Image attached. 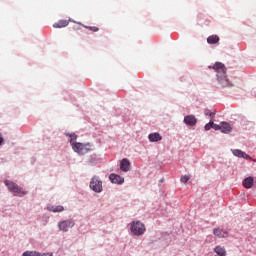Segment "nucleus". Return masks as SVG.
Segmentation results:
<instances>
[{
  "label": "nucleus",
  "mask_w": 256,
  "mask_h": 256,
  "mask_svg": "<svg viewBox=\"0 0 256 256\" xmlns=\"http://www.w3.org/2000/svg\"><path fill=\"white\" fill-rule=\"evenodd\" d=\"M212 68L216 71L217 80L224 89L233 87V83L227 80V68L225 67V64L216 62Z\"/></svg>",
  "instance_id": "nucleus-1"
},
{
  "label": "nucleus",
  "mask_w": 256,
  "mask_h": 256,
  "mask_svg": "<svg viewBox=\"0 0 256 256\" xmlns=\"http://www.w3.org/2000/svg\"><path fill=\"white\" fill-rule=\"evenodd\" d=\"M4 183L6 187H8V191L13 193L15 197H23L27 195V191L23 190V188L17 185L15 182L11 180H5Z\"/></svg>",
  "instance_id": "nucleus-2"
},
{
  "label": "nucleus",
  "mask_w": 256,
  "mask_h": 256,
  "mask_svg": "<svg viewBox=\"0 0 256 256\" xmlns=\"http://www.w3.org/2000/svg\"><path fill=\"white\" fill-rule=\"evenodd\" d=\"M72 149L75 153H78V155H86V153L91 151V143L78 142L72 146Z\"/></svg>",
  "instance_id": "nucleus-3"
},
{
  "label": "nucleus",
  "mask_w": 256,
  "mask_h": 256,
  "mask_svg": "<svg viewBox=\"0 0 256 256\" xmlns=\"http://www.w3.org/2000/svg\"><path fill=\"white\" fill-rule=\"evenodd\" d=\"M130 231L133 233V235L141 236L146 231L145 224H143L141 221H134L130 224Z\"/></svg>",
  "instance_id": "nucleus-4"
},
{
  "label": "nucleus",
  "mask_w": 256,
  "mask_h": 256,
  "mask_svg": "<svg viewBox=\"0 0 256 256\" xmlns=\"http://www.w3.org/2000/svg\"><path fill=\"white\" fill-rule=\"evenodd\" d=\"M90 189L95 193H101L103 191V182L99 179V177L94 176L90 182Z\"/></svg>",
  "instance_id": "nucleus-5"
},
{
  "label": "nucleus",
  "mask_w": 256,
  "mask_h": 256,
  "mask_svg": "<svg viewBox=\"0 0 256 256\" xmlns=\"http://www.w3.org/2000/svg\"><path fill=\"white\" fill-rule=\"evenodd\" d=\"M73 227H75V221H73V219L63 220L58 223L60 231L67 232L69 229H73Z\"/></svg>",
  "instance_id": "nucleus-6"
},
{
  "label": "nucleus",
  "mask_w": 256,
  "mask_h": 256,
  "mask_svg": "<svg viewBox=\"0 0 256 256\" xmlns=\"http://www.w3.org/2000/svg\"><path fill=\"white\" fill-rule=\"evenodd\" d=\"M213 235H215V237H218V239H226V237H229V232L221 228H215L213 230Z\"/></svg>",
  "instance_id": "nucleus-7"
},
{
  "label": "nucleus",
  "mask_w": 256,
  "mask_h": 256,
  "mask_svg": "<svg viewBox=\"0 0 256 256\" xmlns=\"http://www.w3.org/2000/svg\"><path fill=\"white\" fill-rule=\"evenodd\" d=\"M120 170L124 173H127V171H131V162H129L127 158H124L120 161Z\"/></svg>",
  "instance_id": "nucleus-8"
},
{
  "label": "nucleus",
  "mask_w": 256,
  "mask_h": 256,
  "mask_svg": "<svg viewBox=\"0 0 256 256\" xmlns=\"http://www.w3.org/2000/svg\"><path fill=\"white\" fill-rule=\"evenodd\" d=\"M109 179H110L111 183H115L117 185H121V184L125 183V178H123L117 174H110Z\"/></svg>",
  "instance_id": "nucleus-9"
},
{
  "label": "nucleus",
  "mask_w": 256,
  "mask_h": 256,
  "mask_svg": "<svg viewBox=\"0 0 256 256\" xmlns=\"http://www.w3.org/2000/svg\"><path fill=\"white\" fill-rule=\"evenodd\" d=\"M184 123L190 127H194V125H197V118L193 115H187L184 117Z\"/></svg>",
  "instance_id": "nucleus-10"
},
{
  "label": "nucleus",
  "mask_w": 256,
  "mask_h": 256,
  "mask_svg": "<svg viewBox=\"0 0 256 256\" xmlns=\"http://www.w3.org/2000/svg\"><path fill=\"white\" fill-rule=\"evenodd\" d=\"M148 139H149L150 143H157V142L161 141L163 139V137L158 132H154V133L149 134Z\"/></svg>",
  "instance_id": "nucleus-11"
},
{
  "label": "nucleus",
  "mask_w": 256,
  "mask_h": 256,
  "mask_svg": "<svg viewBox=\"0 0 256 256\" xmlns=\"http://www.w3.org/2000/svg\"><path fill=\"white\" fill-rule=\"evenodd\" d=\"M232 153L235 157H239L241 159H251V156L239 149L233 150Z\"/></svg>",
  "instance_id": "nucleus-12"
},
{
  "label": "nucleus",
  "mask_w": 256,
  "mask_h": 256,
  "mask_svg": "<svg viewBox=\"0 0 256 256\" xmlns=\"http://www.w3.org/2000/svg\"><path fill=\"white\" fill-rule=\"evenodd\" d=\"M213 251L217 256H227V249L223 246L218 245L214 247Z\"/></svg>",
  "instance_id": "nucleus-13"
},
{
  "label": "nucleus",
  "mask_w": 256,
  "mask_h": 256,
  "mask_svg": "<svg viewBox=\"0 0 256 256\" xmlns=\"http://www.w3.org/2000/svg\"><path fill=\"white\" fill-rule=\"evenodd\" d=\"M69 21H71V19H69V20H59L58 22L53 24V27L55 29H62L63 27H67V25H69Z\"/></svg>",
  "instance_id": "nucleus-14"
},
{
  "label": "nucleus",
  "mask_w": 256,
  "mask_h": 256,
  "mask_svg": "<svg viewBox=\"0 0 256 256\" xmlns=\"http://www.w3.org/2000/svg\"><path fill=\"white\" fill-rule=\"evenodd\" d=\"M48 211H51L52 213H62V211H65V208L62 205H51L47 207Z\"/></svg>",
  "instance_id": "nucleus-15"
},
{
  "label": "nucleus",
  "mask_w": 256,
  "mask_h": 256,
  "mask_svg": "<svg viewBox=\"0 0 256 256\" xmlns=\"http://www.w3.org/2000/svg\"><path fill=\"white\" fill-rule=\"evenodd\" d=\"M232 127L231 124L227 123V122H221V128L220 131H222L223 133H231L232 131Z\"/></svg>",
  "instance_id": "nucleus-16"
},
{
  "label": "nucleus",
  "mask_w": 256,
  "mask_h": 256,
  "mask_svg": "<svg viewBox=\"0 0 256 256\" xmlns=\"http://www.w3.org/2000/svg\"><path fill=\"white\" fill-rule=\"evenodd\" d=\"M253 183V177H247L243 180V187H245V189H251V187H253Z\"/></svg>",
  "instance_id": "nucleus-17"
},
{
  "label": "nucleus",
  "mask_w": 256,
  "mask_h": 256,
  "mask_svg": "<svg viewBox=\"0 0 256 256\" xmlns=\"http://www.w3.org/2000/svg\"><path fill=\"white\" fill-rule=\"evenodd\" d=\"M219 41V36L217 35H211L207 38V43L209 45H215Z\"/></svg>",
  "instance_id": "nucleus-18"
},
{
  "label": "nucleus",
  "mask_w": 256,
  "mask_h": 256,
  "mask_svg": "<svg viewBox=\"0 0 256 256\" xmlns=\"http://www.w3.org/2000/svg\"><path fill=\"white\" fill-rule=\"evenodd\" d=\"M67 137H70V145L71 147H73L74 145H77L78 142L77 141V136L75 135V133H70V134H66Z\"/></svg>",
  "instance_id": "nucleus-19"
},
{
  "label": "nucleus",
  "mask_w": 256,
  "mask_h": 256,
  "mask_svg": "<svg viewBox=\"0 0 256 256\" xmlns=\"http://www.w3.org/2000/svg\"><path fill=\"white\" fill-rule=\"evenodd\" d=\"M79 25H82V27L88 29L89 31H93V33H97V31H99V28H97V26H86L81 23H79Z\"/></svg>",
  "instance_id": "nucleus-20"
},
{
  "label": "nucleus",
  "mask_w": 256,
  "mask_h": 256,
  "mask_svg": "<svg viewBox=\"0 0 256 256\" xmlns=\"http://www.w3.org/2000/svg\"><path fill=\"white\" fill-rule=\"evenodd\" d=\"M210 125L215 131H221V125L215 124L214 122H211Z\"/></svg>",
  "instance_id": "nucleus-21"
},
{
  "label": "nucleus",
  "mask_w": 256,
  "mask_h": 256,
  "mask_svg": "<svg viewBox=\"0 0 256 256\" xmlns=\"http://www.w3.org/2000/svg\"><path fill=\"white\" fill-rule=\"evenodd\" d=\"M189 179H191V176L184 175V176H181L180 181H181V183H187V181H189Z\"/></svg>",
  "instance_id": "nucleus-22"
},
{
  "label": "nucleus",
  "mask_w": 256,
  "mask_h": 256,
  "mask_svg": "<svg viewBox=\"0 0 256 256\" xmlns=\"http://www.w3.org/2000/svg\"><path fill=\"white\" fill-rule=\"evenodd\" d=\"M211 123H213V121H210L208 124L205 125V130L209 131V129H211Z\"/></svg>",
  "instance_id": "nucleus-23"
},
{
  "label": "nucleus",
  "mask_w": 256,
  "mask_h": 256,
  "mask_svg": "<svg viewBox=\"0 0 256 256\" xmlns=\"http://www.w3.org/2000/svg\"><path fill=\"white\" fill-rule=\"evenodd\" d=\"M39 256H53V254H50V253H43V254H41V253H39Z\"/></svg>",
  "instance_id": "nucleus-24"
},
{
  "label": "nucleus",
  "mask_w": 256,
  "mask_h": 256,
  "mask_svg": "<svg viewBox=\"0 0 256 256\" xmlns=\"http://www.w3.org/2000/svg\"><path fill=\"white\" fill-rule=\"evenodd\" d=\"M208 116L211 117V119H213V117H215V112H210Z\"/></svg>",
  "instance_id": "nucleus-25"
},
{
  "label": "nucleus",
  "mask_w": 256,
  "mask_h": 256,
  "mask_svg": "<svg viewBox=\"0 0 256 256\" xmlns=\"http://www.w3.org/2000/svg\"><path fill=\"white\" fill-rule=\"evenodd\" d=\"M0 145H3V136L0 134Z\"/></svg>",
  "instance_id": "nucleus-26"
},
{
  "label": "nucleus",
  "mask_w": 256,
  "mask_h": 256,
  "mask_svg": "<svg viewBox=\"0 0 256 256\" xmlns=\"http://www.w3.org/2000/svg\"><path fill=\"white\" fill-rule=\"evenodd\" d=\"M210 113H211V112H209V110H206V111H205V115H208V116H209Z\"/></svg>",
  "instance_id": "nucleus-27"
},
{
  "label": "nucleus",
  "mask_w": 256,
  "mask_h": 256,
  "mask_svg": "<svg viewBox=\"0 0 256 256\" xmlns=\"http://www.w3.org/2000/svg\"><path fill=\"white\" fill-rule=\"evenodd\" d=\"M253 161H255V162H256V160H253Z\"/></svg>",
  "instance_id": "nucleus-28"
}]
</instances>
